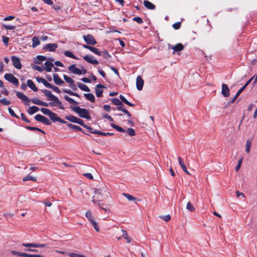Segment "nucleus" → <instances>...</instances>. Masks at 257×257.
Returning <instances> with one entry per match:
<instances>
[{"instance_id": "nucleus-1", "label": "nucleus", "mask_w": 257, "mask_h": 257, "mask_svg": "<svg viewBox=\"0 0 257 257\" xmlns=\"http://www.w3.org/2000/svg\"><path fill=\"white\" fill-rule=\"evenodd\" d=\"M43 92L48 97V99L53 100L55 103L50 102L49 104L51 106H56L61 109H64V107L62 104V102L59 100L58 98L54 95L50 91L45 89L42 90Z\"/></svg>"}, {"instance_id": "nucleus-2", "label": "nucleus", "mask_w": 257, "mask_h": 257, "mask_svg": "<svg viewBox=\"0 0 257 257\" xmlns=\"http://www.w3.org/2000/svg\"><path fill=\"white\" fill-rule=\"evenodd\" d=\"M72 109L76 112L80 117L84 118L86 119H91V117L89 115V111L84 108H81L79 106H75L72 107Z\"/></svg>"}, {"instance_id": "nucleus-3", "label": "nucleus", "mask_w": 257, "mask_h": 257, "mask_svg": "<svg viewBox=\"0 0 257 257\" xmlns=\"http://www.w3.org/2000/svg\"><path fill=\"white\" fill-rule=\"evenodd\" d=\"M96 196H94L95 200H100L103 197H108L109 193L105 188L97 189L94 190Z\"/></svg>"}, {"instance_id": "nucleus-4", "label": "nucleus", "mask_w": 257, "mask_h": 257, "mask_svg": "<svg viewBox=\"0 0 257 257\" xmlns=\"http://www.w3.org/2000/svg\"><path fill=\"white\" fill-rule=\"evenodd\" d=\"M68 70L72 73L77 75H81L82 74H85L86 70L83 69L82 70L76 67L75 64H72L68 67Z\"/></svg>"}, {"instance_id": "nucleus-5", "label": "nucleus", "mask_w": 257, "mask_h": 257, "mask_svg": "<svg viewBox=\"0 0 257 257\" xmlns=\"http://www.w3.org/2000/svg\"><path fill=\"white\" fill-rule=\"evenodd\" d=\"M4 78L7 81L12 83L15 85L18 86L19 85L18 79L12 74H10V73L6 74L4 76Z\"/></svg>"}, {"instance_id": "nucleus-6", "label": "nucleus", "mask_w": 257, "mask_h": 257, "mask_svg": "<svg viewBox=\"0 0 257 257\" xmlns=\"http://www.w3.org/2000/svg\"><path fill=\"white\" fill-rule=\"evenodd\" d=\"M83 38L85 42L88 45H94L97 43L96 41L91 35H84Z\"/></svg>"}, {"instance_id": "nucleus-7", "label": "nucleus", "mask_w": 257, "mask_h": 257, "mask_svg": "<svg viewBox=\"0 0 257 257\" xmlns=\"http://www.w3.org/2000/svg\"><path fill=\"white\" fill-rule=\"evenodd\" d=\"M66 118L68 120H69L71 122L78 123L82 126H83V125H84L83 121L81 119L78 118L77 117H75L74 116H73V115L67 116L66 117Z\"/></svg>"}, {"instance_id": "nucleus-8", "label": "nucleus", "mask_w": 257, "mask_h": 257, "mask_svg": "<svg viewBox=\"0 0 257 257\" xmlns=\"http://www.w3.org/2000/svg\"><path fill=\"white\" fill-rule=\"evenodd\" d=\"M11 59L13 62V65L16 68L18 69H21L22 64L19 58L15 56H12L11 57Z\"/></svg>"}, {"instance_id": "nucleus-9", "label": "nucleus", "mask_w": 257, "mask_h": 257, "mask_svg": "<svg viewBox=\"0 0 257 257\" xmlns=\"http://www.w3.org/2000/svg\"><path fill=\"white\" fill-rule=\"evenodd\" d=\"M17 96L24 101L26 105H29L30 99L24 94L20 92H17Z\"/></svg>"}, {"instance_id": "nucleus-10", "label": "nucleus", "mask_w": 257, "mask_h": 257, "mask_svg": "<svg viewBox=\"0 0 257 257\" xmlns=\"http://www.w3.org/2000/svg\"><path fill=\"white\" fill-rule=\"evenodd\" d=\"M83 59L84 60L90 64L93 65H97L98 64V61L96 59H94L93 56L87 55L83 56Z\"/></svg>"}, {"instance_id": "nucleus-11", "label": "nucleus", "mask_w": 257, "mask_h": 257, "mask_svg": "<svg viewBox=\"0 0 257 257\" xmlns=\"http://www.w3.org/2000/svg\"><path fill=\"white\" fill-rule=\"evenodd\" d=\"M169 48H171L174 50L173 54H174L175 52L182 51L184 49V47L182 44L178 43L175 46H171L169 45Z\"/></svg>"}, {"instance_id": "nucleus-12", "label": "nucleus", "mask_w": 257, "mask_h": 257, "mask_svg": "<svg viewBox=\"0 0 257 257\" xmlns=\"http://www.w3.org/2000/svg\"><path fill=\"white\" fill-rule=\"evenodd\" d=\"M50 61H47L45 63V67H44V70L47 72H51L52 70V67H54V64L52 62L54 61L53 59H49Z\"/></svg>"}, {"instance_id": "nucleus-13", "label": "nucleus", "mask_w": 257, "mask_h": 257, "mask_svg": "<svg viewBox=\"0 0 257 257\" xmlns=\"http://www.w3.org/2000/svg\"><path fill=\"white\" fill-rule=\"evenodd\" d=\"M144 81L141 76H138L136 79V86L138 90H142L144 86Z\"/></svg>"}, {"instance_id": "nucleus-14", "label": "nucleus", "mask_w": 257, "mask_h": 257, "mask_svg": "<svg viewBox=\"0 0 257 257\" xmlns=\"http://www.w3.org/2000/svg\"><path fill=\"white\" fill-rule=\"evenodd\" d=\"M57 47L58 46L56 43H49L45 45L43 47V49L50 52H54Z\"/></svg>"}, {"instance_id": "nucleus-15", "label": "nucleus", "mask_w": 257, "mask_h": 257, "mask_svg": "<svg viewBox=\"0 0 257 257\" xmlns=\"http://www.w3.org/2000/svg\"><path fill=\"white\" fill-rule=\"evenodd\" d=\"M221 94L224 97H228L230 95L229 89L225 84H222L221 86Z\"/></svg>"}, {"instance_id": "nucleus-16", "label": "nucleus", "mask_w": 257, "mask_h": 257, "mask_svg": "<svg viewBox=\"0 0 257 257\" xmlns=\"http://www.w3.org/2000/svg\"><path fill=\"white\" fill-rule=\"evenodd\" d=\"M105 88V87L102 84H98L96 85L95 88V93L97 97H100L102 96L103 90L101 89V88Z\"/></svg>"}, {"instance_id": "nucleus-17", "label": "nucleus", "mask_w": 257, "mask_h": 257, "mask_svg": "<svg viewBox=\"0 0 257 257\" xmlns=\"http://www.w3.org/2000/svg\"><path fill=\"white\" fill-rule=\"evenodd\" d=\"M92 202L94 203H96L99 207L104 210L105 212H107V211H109V210L108 209H107L106 208L103 207V206L105 205V204L101 202V200H95V197H92Z\"/></svg>"}, {"instance_id": "nucleus-18", "label": "nucleus", "mask_w": 257, "mask_h": 257, "mask_svg": "<svg viewBox=\"0 0 257 257\" xmlns=\"http://www.w3.org/2000/svg\"><path fill=\"white\" fill-rule=\"evenodd\" d=\"M53 76V80L56 84L58 85H61L64 83V82L59 77V75L57 74H54Z\"/></svg>"}, {"instance_id": "nucleus-19", "label": "nucleus", "mask_w": 257, "mask_h": 257, "mask_svg": "<svg viewBox=\"0 0 257 257\" xmlns=\"http://www.w3.org/2000/svg\"><path fill=\"white\" fill-rule=\"evenodd\" d=\"M144 5L149 10H154L156 8L155 5L148 0H145L144 1Z\"/></svg>"}, {"instance_id": "nucleus-20", "label": "nucleus", "mask_w": 257, "mask_h": 257, "mask_svg": "<svg viewBox=\"0 0 257 257\" xmlns=\"http://www.w3.org/2000/svg\"><path fill=\"white\" fill-rule=\"evenodd\" d=\"M27 85L29 87L32 89L34 91L36 92L38 91V88L35 86L34 83L32 80L29 79L27 80Z\"/></svg>"}, {"instance_id": "nucleus-21", "label": "nucleus", "mask_w": 257, "mask_h": 257, "mask_svg": "<svg viewBox=\"0 0 257 257\" xmlns=\"http://www.w3.org/2000/svg\"><path fill=\"white\" fill-rule=\"evenodd\" d=\"M39 110V108L36 106H32L28 108L27 112L30 115H32Z\"/></svg>"}, {"instance_id": "nucleus-22", "label": "nucleus", "mask_w": 257, "mask_h": 257, "mask_svg": "<svg viewBox=\"0 0 257 257\" xmlns=\"http://www.w3.org/2000/svg\"><path fill=\"white\" fill-rule=\"evenodd\" d=\"M123 196H124L125 197L127 198V199L129 201H139L140 199H138L137 198L134 197L132 195L123 193L122 194Z\"/></svg>"}, {"instance_id": "nucleus-23", "label": "nucleus", "mask_w": 257, "mask_h": 257, "mask_svg": "<svg viewBox=\"0 0 257 257\" xmlns=\"http://www.w3.org/2000/svg\"><path fill=\"white\" fill-rule=\"evenodd\" d=\"M32 47L33 48H35L37 46H38L40 43V41L39 40V39L38 37H34L32 39Z\"/></svg>"}, {"instance_id": "nucleus-24", "label": "nucleus", "mask_w": 257, "mask_h": 257, "mask_svg": "<svg viewBox=\"0 0 257 257\" xmlns=\"http://www.w3.org/2000/svg\"><path fill=\"white\" fill-rule=\"evenodd\" d=\"M11 253L13 255H16L18 256H22V257H28V253L25 252H21L17 251L12 250L11 251Z\"/></svg>"}, {"instance_id": "nucleus-25", "label": "nucleus", "mask_w": 257, "mask_h": 257, "mask_svg": "<svg viewBox=\"0 0 257 257\" xmlns=\"http://www.w3.org/2000/svg\"><path fill=\"white\" fill-rule=\"evenodd\" d=\"M84 95L86 98V99L89 100L90 101L92 102H94L95 101V97L93 94L85 93Z\"/></svg>"}, {"instance_id": "nucleus-26", "label": "nucleus", "mask_w": 257, "mask_h": 257, "mask_svg": "<svg viewBox=\"0 0 257 257\" xmlns=\"http://www.w3.org/2000/svg\"><path fill=\"white\" fill-rule=\"evenodd\" d=\"M78 87L80 89H81L82 90H83L84 91H86V92H89L90 91V89L88 88V87L87 85H86L85 84H84L83 83H78Z\"/></svg>"}, {"instance_id": "nucleus-27", "label": "nucleus", "mask_w": 257, "mask_h": 257, "mask_svg": "<svg viewBox=\"0 0 257 257\" xmlns=\"http://www.w3.org/2000/svg\"><path fill=\"white\" fill-rule=\"evenodd\" d=\"M253 77L249 79L244 85V86L241 87L238 91L237 93L240 95V94L245 89L246 86L251 82L252 80L253 79Z\"/></svg>"}, {"instance_id": "nucleus-28", "label": "nucleus", "mask_w": 257, "mask_h": 257, "mask_svg": "<svg viewBox=\"0 0 257 257\" xmlns=\"http://www.w3.org/2000/svg\"><path fill=\"white\" fill-rule=\"evenodd\" d=\"M49 117L53 122L58 121V119L59 118L57 114L53 112L51 113L50 115H49Z\"/></svg>"}, {"instance_id": "nucleus-29", "label": "nucleus", "mask_w": 257, "mask_h": 257, "mask_svg": "<svg viewBox=\"0 0 257 257\" xmlns=\"http://www.w3.org/2000/svg\"><path fill=\"white\" fill-rule=\"evenodd\" d=\"M110 125L112 128L115 129L116 130H117V131H118L119 132L125 133L126 132L124 129H123L121 127H120L114 123H111Z\"/></svg>"}, {"instance_id": "nucleus-30", "label": "nucleus", "mask_w": 257, "mask_h": 257, "mask_svg": "<svg viewBox=\"0 0 257 257\" xmlns=\"http://www.w3.org/2000/svg\"><path fill=\"white\" fill-rule=\"evenodd\" d=\"M63 78L66 82L70 84V85L73 84L74 81L71 77L67 76L66 75H64Z\"/></svg>"}, {"instance_id": "nucleus-31", "label": "nucleus", "mask_w": 257, "mask_h": 257, "mask_svg": "<svg viewBox=\"0 0 257 257\" xmlns=\"http://www.w3.org/2000/svg\"><path fill=\"white\" fill-rule=\"evenodd\" d=\"M64 54L66 57H68L75 59H78L71 51H66L64 52Z\"/></svg>"}, {"instance_id": "nucleus-32", "label": "nucleus", "mask_w": 257, "mask_h": 257, "mask_svg": "<svg viewBox=\"0 0 257 257\" xmlns=\"http://www.w3.org/2000/svg\"><path fill=\"white\" fill-rule=\"evenodd\" d=\"M251 146V140H247L246 141V144H245V152L247 153H249Z\"/></svg>"}, {"instance_id": "nucleus-33", "label": "nucleus", "mask_w": 257, "mask_h": 257, "mask_svg": "<svg viewBox=\"0 0 257 257\" xmlns=\"http://www.w3.org/2000/svg\"><path fill=\"white\" fill-rule=\"evenodd\" d=\"M85 216L89 220V221L90 222L94 219V218L92 215V212L90 210H88L86 212Z\"/></svg>"}, {"instance_id": "nucleus-34", "label": "nucleus", "mask_w": 257, "mask_h": 257, "mask_svg": "<svg viewBox=\"0 0 257 257\" xmlns=\"http://www.w3.org/2000/svg\"><path fill=\"white\" fill-rule=\"evenodd\" d=\"M23 181H36V178L35 177H33L31 175H28L23 179Z\"/></svg>"}, {"instance_id": "nucleus-35", "label": "nucleus", "mask_w": 257, "mask_h": 257, "mask_svg": "<svg viewBox=\"0 0 257 257\" xmlns=\"http://www.w3.org/2000/svg\"><path fill=\"white\" fill-rule=\"evenodd\" d=\"M90 223H91L92 225L93 226V228L96 230V231L99 232L100 231L99 226L97 222L94 219L90 221Z\"/></svg>"}, {"instance_id": "nucleus-36", "label": "nucleus", "mask_w": 257, "mask_h": 257, "mask_svg": "<svg viewBox=\"0 0 257 257\" xmlns=\"http://www.w3.org/2000/svg\"><path fill=\"white\" fill-rule=\"evenodd\" d=\"M111 101L113 104L117 106H121L123 105L122 103L117 98H112Z\"/></svg>"}, {"instance_id": "nucleus-37", "label": "nucleus", "mask_w": 257, "mask_h": 257, "mask_svg": "<svg viewBox=\"0 0 257 257\" xmlns=\"http://www.w3.org/2000/svg\"><path fill=\"white\" fill-rule=\"evenodd\" d=\"M119 98L120 99H121V100L122 101H123L124 103H125L126 104L130 106H134V105L133 104H132V103L130 102L129 101H128L126 98L122 95H119Z\"/></svg>"}, {"instance_id": "nucleus-38", "label": "nucleus", "mask_w": 257, "mask_h": 257, "mask_svg": "<svg viewBox=\"0 0 257 257\" xmlns=\"http://www.w3.org/2000/svg\"><path fill=\"white\" fill-rule=\"evenodd\" d=\"M67 126L76 131H81L82 128L79 127V126L71 124V123H68L67 124Z\"/></svg>"}, {"instance_id": "nucleus-39", "label": "nucleus", "mask_w": 257, "mask_h": 257, "mask_svg": "<svg viewBox=\"0 0 257 257\" xmlns=\"http://www.w3.org/2000/svg\"><path fill=\"white\" fill-rule=\"evenodd\" d=\"M64 98L66 100H67L69 103L72 104H77L78 103L75 100H74L73 99L69 97V96L67 95L64 96Z\"/></svg>"}, {"instance_id": "nucleus-40", "label": "nucleus", "mask_w": 257, "mask_h": 257, "mask_svg": "<svg viewBox=\"0 0 257 257\" xmlns=\"http://www.w3.org/2000/svg\"><path fill=\"white\" fill-rule=\"evenodd\" d=\"M186 209L190 212H193L195 210V207L190 202H188Z\"/></svg>"}, {"instance_id": "nucleus-41", "label": "nucleus", "mask_w": 257, "mask_h": 257, "mask_svg": "<svg viewBox=\"0 0 257 257\" xmlns=\"http://www.w3.org/2000/svg\"><path fill=\"white\" fill-rule=\"evenodd\" d=\"M37 60L36 61L35 63L37 64H40L41 61H45L47 59V58L45 56L38 55L37 57Z\"/></svg>"}, {"instance_id": "nucleus-42", "label": "nucleus", "mask_w": 257, "mask_h": 257, "mask_svg": "<svg viewBox=\"0 0 257 257\" xmlns=\"http://www.w3.org/2000/svg\"><path fill=\"white\" fill-rule=\"evenodd\" d=\"M41 111L43 114H44L45 115H47L49 116L50 115L51 113L52 112V111L50 110H49V109L44 108V107H42L41 108Z\"/></svg>"}, {"instance_id": "nucleus-43", "label": "nucleus", "mask_w": 257, "mask_h": 257, "mask_svg": "<svg viewBox=\"0 0 257 257\" xmlns=\"http://www.w3.org/2000/svg\"><path fill=\"white\" fill-rule=\"evenodd\" d=\"M89 50L91 51L92 52L94 53V54L98 56H100V52L97 48L91 46V48Z\"/></svg>"}, {"instance_id": "nucleus-44", "label": "nucleus", "mask_w": 257, "mask_h": 257, "mask_svg": "<svg viewBox=\"0 0 257 257\" xmlns=\"http://www.w3.org/2000/svg\"><path fill=\"white\" fill-rule=\"evenodd\" d=\"M64 92H66V93H68V94H70L71 95L75 96H77L78 97H80V95L78 94H77L76 93H75V92H73V91H71L70 90L65 89V90H64Z\"/></svg>"}, {"instance_id": "nucleus-45", "label": "nucleus", "mask_w": 257, "mask_h": 257, "mask_svg": "<svg viewBox=\"0 0 257 257\" xmlns=\"http://www.w3.org/2000/svg\"><path fill=\"white\" fill-rule=\"evenodd\" d=\"M26 128L30 131H38L42 132L43 134L45 133L43 131L41 130V129H40L39 128L36 127L27 126L26 127Z\"/></svg>"}, {"instance_id": "nucleus-46", "label": "nucleus", "mask_w": 257, "mask_h": 257, "mask_svg": "<svg viewBox=\"0 0 257 257\" xmlns=\"http://www.w3.org/2000/svg\"><path fill=\"white\" fill-rule=\"evenodd\" d=\"M67 255L70 257H86L83 255L77 254L74 252H69L67 253Z\"/></svg>"}, {"instance_id": "nucleus-47", "label": "nucleus", "mask_w": 257, "mask_h": 257, "mask_svg": "<svg viewBox=\"0 0 257 257\" xmlns=\"http://www.w3.org/2000/svg\"><path fill=\"white\" fill-rule=\"evenodd\" d=\"M100 56H102L105 59H108L110 57V55L106 51L100 52Z\"/></svg>"}, {"instance_id": "nucleus-48", "label": "nucleus", "mask_w": 257, "mask_h": 257, "mask_svg": "<svg viewBox=\"0 0 257 257\" xmlns=\"http://www.w3.org/2000/svg\"><path fill=\"white\" fill-rule=\"evenodd\" d=\"M22 246L28 247H36L37 246V243H23Z\"/></svg>"}, {"instance_id": "nucleus-49", "label": "nucleus", "mask_w": 257, "mask_h": 257, "mask_svg": "<svg viewBox=\"0 0 257 257\" xmlns=\"http://www.w3.org/2000/svg\"><path fill=\"white\" fill-rule=\"evenodd\" d=\"M30 101L32 102L34 104H37L38 105H40L41 103V100H40V99H39L37 98H34L32 99L31 100H30Z\"/></svg>"}, {"instance_id": "nucleus-50", "label": "nucleus", "mask_w": 257, "mask_h": 257, "mask_svg": "<svg viewBox=\"0 0 257 257\" xmlns=\"http://www.w3.org/2000/svg\"><path fill=\"white\" fill-rule=\"evenodd\" d=\"M178 161H179V164L180 165V166L182 169L186 168L182 158H181V157H179Z\"/></svg>"}, {"instance_id": "nucleus-51", "label": "nucleus", "mask_w": 257, "mask_h": 257, "mask_svg": "<svg viewBox=\"0 0 257 257\" xmlns=\"http://www.w3.org/2000/svg\"><path fill=\"white\" fill-rule=\"evenodd\" d=\"M8 111H9V112L10 113V114L13 117H16L17 118H19V117L15 113L14 111L11 107L8 108Z\"/></svg>"}, {"instance_id": "nucleus-52", "label": "nucleus", "mask_w": 257, "mask_h": 257, "mask_svg": "<svg viewBox=\"0 0 257 257\" xmlns=\"http://www.w3.org/2000/svg\"><path fill=\"white\" fill-rule=\"evenodd\" d=\"M33 69H34L35 70H37V71H38L39 72H42L44 70V68L43 67L40 66H38V65H34L33 67Z\"/></svg>"}, {"instance_id": "nucleus-53", "label": "nucleus", "mask_w": 257, "mask_h": 257, "mask_svg": "<svg viewBox=\"0 0 257 257\" xmlns=\"http://www.w3.org/2000/svg\"><path fill=\"white\" fill-rule=\"evenodd\" d=\"M127 132L130 136H134L136 135L135 130L132 128H128L127 129Z\"/></svg>"}, {"instance_id": "nucleus-54", "label": "nucleus", "mask_w": 257, "mask_h": 257, "mask_svg": "<svg viewBox=\"0 0 257 257\" xmlns=\"http://www.w3.org/2000/svg\"><path fill=\"white\" fill-rule=\"evenodd\" d=\"M45 116L42 115H41V114H37L35 116V119L37 120V121H40V122H42V121L43 120V119L44 118Z\"/></svg>"}, {"instance_id": "nucleus-55", "label": "nucleus", "mask_w": 257, "mask_h": 257, "mask_svg": "<svg viewBox=\"0 0 257 257\" xmlns=\"http://www.w3.org/2000/svg\"><path fill=\"white\" fill-rule=\"evenodd\" d=\"M0 102L5 105H9L11 104V102L6 98L1 99Z\"/></svg>"}, {"instance_id": "nucleus-56", "label": "nucleus", "mask_w": 257, "mask_h": 257, "mask_svg": "<svg viewBox=\"0 0 257 257\" xmlns=\"http://www.w3.org/2000/svg\"><path fill=\"white\" fill-rule=\"evenodd\" d=\"M133 20L137 22L138 24H142L143 23V19L139 17H134Z\"/></svg>"}, {"instance_id": "nucleus-57", "label": "nucleus", "mask_w": 257, "mask_h": 257, "mask_svg": "<svg viewBox=\"0 0 257 257\" xmlns=\"http://www.w3.org/2000/svg\"><path fill=\"white\" fill-rule=\"evenodd\" d=\"M3 27L7 30H14L16 28L15 26L13 25H3Z\"/></svg>"}, {"instance_id": "nucleus-58", "label": "nucleus", "mask_w": 257, "mask_h": 257, "mask_svg": "<svg viewBox=\"0 0 257 257\" xmlns=\"http://www.w3.org/2000/svg\"><path fill=\"white\" fill-rule=\"evenodd\" d=\"M41 122H42L43 123L46 124V125H50L51 124L50 121L49 120V119L48 118H47L45 116L44 117V118L43 119V120Z\"/></svg>"}, {"instance_id": "nucleus-59", "label": "nucleus", "mask_w": 257, "mask_h": 257, "mask_svg": "<svg viewBox=\"0 0 257 257\" xmlns=\"http://www.w3.org/2000/svg\"><path fill=\"white\" fill-rule=\"evenodd\" d=\"M2 39L5 45L7 46L9 43V38L5 36H3Z\"/></svg>"}, {"instance_id": "nucleus-60", "label": "nucleus", "mask_w": 257, "mask_h": 257, "mask_svg": "<svg viewBox=\"0 0 257 257\" xmlns=\"http://www.w3.org/2000/svg\"><path fill=\"white\" fill-rule=\"evenodd\" d=\"M242 160H243V159L241 158L240 159L238 162V163H237V166H236L235 167V171H238V170L239 169V168H240V166H241V163H242Z\"/></svg>"}, {"instance_id": "nucleus-61", "label": "nucleus", "mask_w": 257, "mask_h": 257, "mask_svg": "<svg viewBox=\"0 0 257 257\" xmlns=\"http://www.w3.org/2000/svg\"><path fill=\"white\" fill-rule=\"evenodd\" d=\"M181 26V23L180 22H177L173 25V27L175 30H178L180 28Z\"/></svg>"}, {"instance_id": "nucleus-62", "label": "nucleus", "mask_w": 257, "mask_h": 257, "mask_svg": "<svg viewBox=\"0 0 257 257\" xmlns=\"http://www.w3.org/2000/svg\"><path fill=\"white\" fill-rule=\"evenodd\" d=\"M161 218L165 221H168L171 219V216L170 215L163 216Z\"/></svg>"}, {"instance_id": "nucleus-63", "label": "nucleus", "mask_w": 257, "mask_h": 257, "mask_svg": "<svg viewBox=\"0 0 257 257\" xmlns=\"http://www.w3.org/2000/svg\"><path fill=\"white\" fill-rule=\"evenodd\" d=\"M21 116L22 119L24 121H25L26 122H29V123L30 122V121L27 118V117L26 116V115H25L24 113H21Z\"/></svg>"}, {"instance_id": "nucleus-64", "label": "nucleus", "mask_w": 257, "mask_h": 257, "mask_svg": "<svg viewBox=\"0 0 257 257\" xmlns=\"http://www.w3.org/2000/svg\"><path fill=\"white\" fill-rule=\"evenodd\" d=\"M102 116L104 118H107L108 120H109L110 121H113V119L110 116L108 115L107 114H103Z\"/></svg>"}]
</instances>
